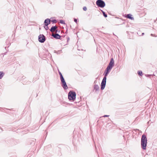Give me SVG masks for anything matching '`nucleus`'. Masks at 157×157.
I'll return each instance as SVG.
<instances>
[{"mask_svg": "<svg viewBox=\"0 0 157 157\" xmlns=\"http://www.w3.org/2000/svg\"><path fill=\"white\" fill-rule=\"evenodd\" d=\"M4 75V73L2 71H0V79H1Z\"/></svg>", "mask_w": 157, "mask_h": 157, "instance_id": "nucleus-13", "label": "nucleus"}, {"mask_svg": "<svg viewBox=\"0 0 157 157\" xmlns=\"http://www.w3.org/2000/svg\"><path fill=\"white\" fill-rule=\"evenodd\" d=\"M52 36L56 39H59L60 38V36L57 33L52 34Z\"/></svg>", "mask_w": 157, "mask_h": 157, "instance_id": "nucleus-7", "label": "nucleus"}, {"mask_svg": "<svg viewBox=\"0 0 157 157\" xmlns=\"http://www.w3.org/2000/svg\"><path fill=\"white\" fill-rule=\"evenodd\" d=\"M60 78L62 83L65 82L63 76H61V77H60Z\"/></svg>", "mask_w": 157, "mask_h": 157, "instance_id": "nucleus-14", "label": "nucleus"}, {"mask_svg": "<svg viewBox=\"0 0 157 157\" xmlns=\"http://www.w3.org/2000/svg\"><path fill=\"white\" fill-rule=\"evenodd\" d=\"M132 15L131 14H129L127 15L126 17L127 18H128V19H130L132 20H134V18L133 17H132Z\"/></svg>", "mask_w": 157, "mask_h": 157, "instance_id": "nucleus-11", "label": "nucleus"}, {"mask_svg": "<svg viewBox=\"0 0 157 157\" xmlns=\"http://www.w3.org/2000/svg\"><path fill=\"white\" fill-rule=\"evenodd\" d=\"M101 11L102 12V13L103 14V16L105 17H107V15L106 14H105V13L102 10H101Z\"/></svg>", "mask_w": 157, "mask_h": 157, "instance_id": "nucleus-18", "label": "nucleus"}, {"mask_svg": "<svg viewBox=\"0 0 157 157\" xmlns=\"http://www.w3.org/2000/svg\"><path fill=\"white\" fill-rule=\"evenodd\" d=\"M144 35V33H142V35L143 36Z\"/></svg>", "mask_w": 157, "mask_h": 157, "instance_id": "nucleus-26", "label": "nucleus"}, {"mask_svg": "<svg viewBox=\"0 0 157 157\" xmlns=\"http://www.w3.org/2000/svg\"><path fill=\"white\" fill-rule=\"evenodd\" d=\"M38 40L40 43H44L45 40V36L43 34H40L38 37Z\"/></svg>", "mask_w": 157, "mask_h": 157, "instance_id": "nucleus-6", "label": "nucleus"}, {"mask_svg": "<svg viewBox=\"0 0 157 157\" xmlns=\"http://www.w3.org/2000/svg\"><path fill=\"white\" fill-rule=\"evenodd\" d=\"M94 89L96 91H98L99 90V87L98 85H95L94 86Z\"/></svg>", "mask_w": 157, "mask_h": 157, "instance_id": "nucleus-12", "label": "nucleus"}, {"mask_svg": "<svg viewBox=\"0 0 157 157\" xmlns=\"http://www.w3.org/2000/svg\"><path fill=\"white\" fill-rule=\"evenodd\" d=\"M151 36H153V34H151Z\"/></svg>", "mask_w": 157, "mask_h": 157, "instance_id": "nucleus-27", "label": "nucleus"}, {"mask_svg": "<svg viewBox=\"0 0 157 157\" xmlns=\"http://www.w3.org/2000/svg\"><path fill=\"white\" fill-rule=\"evenodd\" d=\"M147 139L146 136L144 134L142 135L141 139V146L144 150L146 149Z\"/></svg>", "mask_w": 157, "mask_h": 157, "instance_id": "nucleus-2", "label": "nucleus"}, {"mask_svg": "<svg viewBox=\"0 0 157 157\" xmlns=\"http://www.w3.org/2000/svg\"><path fill=\"white\" fill-rule=\"evenodd\" d=\"M62 86L64 90L67 89L68 87L66 84V82L62 83Z\"/></svg>", "mask_w": 157, "mask_h": 157, "instance_id": "nucleus-8", "label": "nucleus"}, {"mask_svg": "<svg viewBox=\"0 0 157 157\" xmlns=\"http://www.w3.org/2000/svg\"><path fill=\"white\" fill-rule=\"evenodd\" d=\"M50 21H51L50 19L47 18L44 21V23L45 25H48L50 24Z\"/></svg>", "mask_w": 157, "mask_h": 157, "instance_id": "nucleus-9", "label": "nucleus"}, {"mask_svg": "<svg viewBox=\"0 0 157 157\" xmlns=\"http://www.w3.org/2000/svg\"><path fill=\"white\" fill-rule=\"evenodd\" d=\"M74 21L75 22L77 23V19H74Z\"/></svg>", "mask_w": 157, "mask_h": 157, "instance_id": "nucleus-22", "label": "nucleus"}, {"mask_svg": "<svg viewBox=\"0 0 157 157\" xmlns=\"http://www.w3.org/2000/svg\"><path fill=\"white\" fill-rule=\"evenodd\" d=\"M76 93L74 91H70L68 93V98L69 100H74L76 98Z\"/></svg>", "mask_w": 157, "mask_h": 157, "instance_id": "nucleus-3", "label": "nucleus"}, {"mask_svg": "<svg viewBox=\"0 0 157 157\" xmlns=\"http://www.w3.org/2000/svg\"><path fill=\"white\" fill-rule=\"evenodd\" d=\"M59 75L60 77H61V76H63L61 73L60 72H59Z\"/></svg>", "mask_w": 157, "mask_h": 157, "instance_id": "nucleus-21", "label": "nucleus"}, {"mask_svg": "<svg viewBox=\"0 0 157 157\" xmlns=\"http://www.w3.org/2000/svg\"><path fill=\"white\" fill-rule=\"evenodd\" d=\"M57 27L56 26H52L51 28L50 31L51 32H53L55 31L56 29H57Z\"/></svg>", "mask_w": 157, "mask_h": 157, "instance_id": "nucleus-10", "label": "nucleus"}, {"mask_svg": "<svg viewBox=\"0 0 157 157\" xmlns=\"http://www.w3.org/2000/svg\"><path fill=\"white\" fill-rule=\"evenodd\" d=\"M52 21L53 23H56V22H57V21H56V20H54Z\"/></svg>", "mask_w": 157, "mask_h": 157, "instance_id": "nucleus-20", "label": "nucleus"}, {"mask_svg": "<svg viewBox=\"0 0 157 157\" xmlns=\"http://www.w3.org/2000/svg\"><path fill=\"white\" fill-rule=\"evenodd\" d=\"M96 4L98 7L101 8H103L105 6V2L102 0H98Z\"/></svg>", "mask_w": 157, "mask_h": 157, "instance_id": "nucleus-4", "label": "nucleus"}, {"mask_svg": "<svg viewBox=\"0 0 157 157\" xmlns=\"http://www.w3.org/2000/svg\"><path fill=\"white\" fill-rule=\"evenodd\" d=\"M109 116V115H104L103 117H108Z\"/></svg>", "mask_w": 157, "mask_h": 157, "instance_id": "nucleus-23", "label": "nucleus"}, {"mask_svg": "<svg viewBox=\"0 0 157 157\" xmlns=\"http://www.w3.org/2000/svg\"><path fill=\"white\" fill-rule=\"evenodd\" d=\"M146 76L147 77H148L150 75H146Z\"/></svg>", "mask_w": 157, "mask_h": 157, "instance_id": "nucleus-25", "label": "nucleus"}, {"mask_svg": "<svg viewBox=\"0 0 157 157\" xmlns=\"http://www.w3.org/2000/svg\"><path fill=\"white\" fill-rule=\"evenodd\" d=\"M138 74L141 76H142L143 75L142 72L141 71H138Z\"/></svg>", "mask_w": 157, "mask_h": 157, "instance_id": "nucleus-16", "label": "nucleus"}, {"mask_svg": "<svg viewBox=\"0 0 157 157\" xmlns=\"http://www.w3.org/2000/svg\"><path fill=\"white\" fill-rule=\"evenodd\" d=\"M44 29L46 30H48V25H45L44 24Z\"/></svg>", "mask_w": 157, "mask_h": 157, "instance_id": "nucleus-15", "label": "nucleus"}, {"mask_svg": "<svg viewBox=\"0 0 157 157\" xmlns=\"http://www.w3.org/2000/svg\"><path fill=\"white\" fill-rule=\"evenodd\" d=\"M55 31L56 33H58L59 32V31H58V30H57L56 29Z\"/></svg>", "mask_w": 157, "mask_h": 157, "instance_id": "nucleus-24", "label": "nucleus"}, {"mask_svg": "<svg viewBox=\"0 0 157 157\" xmlns=\"http://www.w3.org/2000/svg\"><path fill=\"white\" fill-rule=\"evenodd\" d=\"M59 22L61 24H65V22L63 20H60L59 21Z\"/></svg>", "mask_w": 157, "mask_h": 157, "instance_id": "nucleus-17", "label": "nucleus"}, {"mask_svg": "<svg viewBox=\"0 0 157 157\" xmlns=\"http://www.w3.org/2000/svg\"><path fill=\"white\" fill-rule=\"evenodd\" d=\"M83 10L84 11H86L87 10V8L86 6H84L83 7Z\"/></svg>", "mask_w": 157, "mask_h": 157, "instance_id": "nucleus-19", "label": "nucleus"}, {"mask_svg": "<svg viewBox=\"0 0 157 157\" xmlns=\"http://www.w3.org/2000/svg\"><path fill=\"white\" fill-rule=\"evenodd\" d=\"M110 70H107V68H106L105 70V72L106 71V72L105 74L104 77L103 78V79L102 80V82L101 84V90H103L105 87L106 82V76H107V75L109 73Z\"/></svg>", "mask_w": 157, "mask_h": 157, "instance_id": "nucleus-1", "label": "nucleus"}, {"mask_svg": "<svg viewBox=\"0 0 157 157\" xmlns=\"http://www.w3.org/2000/svg\"><path fill=\"white\" fill-rule=\"evenodd\" d=\"M114 64V60L113 58H111L110 62L107 67V70H111Z\"/></svg>", "mask_w": 157, "mask_h": 157, "instance_id": "nucleus-5", "label": "nucleus"}]
</instances>
